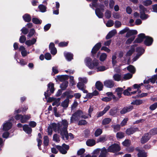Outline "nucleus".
Here are the masks:
<instances>
[{
    "label": "nucleus",
    "instance_id": "55",
    "mask_svg": "<svg viewBox=\"0 0 157 157\" xmlns=\"http://www.w3.org/2000/svg\"><path fill=\"white\" fill-rule=\"evenodd\" d=\"M87 122L86 120H81L78 121V125H84L87 124Z\"/></svg>",
    "mask_w": 157,
    "mask_h": 157
},
{
    "label": "nucleus",
    "instance_id": "5",
    "mask_svg": "<svg viewBox=\"0 0 157 157\" xmlns=\"http://www.w3.org/2000/svg\"><path fill=\"white\" fill-rule=\"evenodd\" d=\"M101 46V43L98 42L97 43L93 48L91 51L92 56L93 57H96V54Z\"/></svg>",
    "mask_w": 157,
    "mask_h": 157
},
{
    "label": "nucleus",
    "instance_id": "60",
    "mask_svg": "<svg viewBox=\"0 0 157 157\" xmlns=\"http://www.w3.org/2000/svg\"><path fill=\"white\" fill-rule=\"evenodd\" d=\"M51 126L52 128V129H53L54 131H56L57 129L58 130V124L57 125L56 123H52L51 124Z\"/></svg>",
    "mask_w": 157,
    "mask_h": 157
},
{
    "label": "nucleus",
    "instance_id": "12",
    "mask_svg": "<svg viewBox=\"0 0 157 157\" xmlns=\"http://www.w3.org/2000/svg\"><path fill=\"white\" fill-rule=\"evenodd\" d=\"M12 126V123L9 121H7L3 124L2 129L4 131H8L11 128Z\"/></svg>",
    "mask_w": 157,
    "mask_h": 157
},
{
    "label": "nucleus",
    "instance_id": "7",
    "mask_svg": "<svg viewBox=\"0 0 157 157\" xmlns=\"http://www.w3.org/2000/svg\"><path fill=\"white\" fill-rule=\"evenodd\" d=\"M153 42V38L149 36H146L144 41V44L146 46H149L152 44Z\"/></svg>",
    "mask_w": 157,
    "mask_h": 157
},
{
    "label": "nucleus",
    "instance_id": "58",
    "mask_svg": "<svg viewBox=\"0 0 157 157\" xmlns=\"http://www.w3.org/2000/svg\"><path fill=\"white\" fill-rule=\"evenodd\" d=\"M35 30L34 29H32L30 30L29 32L28 35L27 36L29 38H30L32 36L34 35Z\"/></svg>",
    "mask_w": 157,
    "mask_h": 157
},
{
    "label": "nucleus",
    "instance_id": "31",
    "mask_svg": "<svg viewBox=\"0 0 157 157\" xmlns=\"http://www.w3.org/2000/svg\"><path fill=\"white\" fill-rule=\"evenodd\" d=\"M79 120V118L73 113L70 118V123H73L75 121H78Z\"/></svg>",
    "mask_w": 157,
    "mask_h": 157
},
{
    "label": "nucleus",
    "instance_id": "8",
    "mask_svg": "<svg viewBox=\"0 0 157 157\" xmlns=\"http://www.w3.org/2000/svg\"><path fill=\"white\" fill-rule=\"evenodd\" d=\"M133 109V106L130 105L128 106L124 107L120 111L121 114H124L131 111Z\"/></svg>",
    "mask_w": 157,
    "mask_h": 157
},
{
    "label": "nucleus",
    "instance_id": "18",
    "mask_svg": "<svg viewBox=\"0 0 157 157\" xmlns=\"http://www.w3.org/2000/svg\"><path fill=\"white\" fill-rule=\"evenodd\" d=\"M96 88L99 91L102 90L103 85L102 83L100 81L96 82L95 85Z\"/></svg>",
    "mask_w": 157,
    "mask_h": 157
},
{
    "label": "nucleus",
    "instance_id": "22",
    "mask_svg": "<svg viewBox=\"0 0 157 157\" xmlns=\"http://www.w3.org/2000/svg\"><path fill=\"white\" fill-rule=\"evenodd\" d=\"M36 40L35 38H33L31 40H27L25 41V44L28 46H30L34 44L36 42Z\"/></svg>",
    "mask_w": 157,
    "mask_h": 157
},
{
    "label": "nucleus",
    "instance_id": "13",
    "mask_svg": "<svg viewBox=\"0 0 157 157\" xmlns=\"http://www.w3.org/2000/svg\"><path fill=\"white\" fill-rule=\"evenodd\" d=\"M23 130L28 134H31L32 129L28 124H25L23 126Z\"/></svg>",
    "mask_w": 157,
    "mask_h": 157
},
{
    "label": "nucleus",
    "instance_id": "38",
    "mask_svg": "<svg viewBox=\"0 0 157 157\" xmlns=\"http://www.w3.org/2000/svg\"><path fill=\"white\" fill-rule=\"evenodd\" d=\"M111 121V119L109 118H106L104 119L102 121V124L103 125L109 124Z\"/></svg>",
    "mask_w": 157,
    "mask_h": 157
},
{
    "label": "nucleus",
    "instance_id": "25",
    "mask_svg": "<svg viewBox=\"0 0 157 157\" xmlns=\"http://www.w3.org/2000/svg\"><path fill=\"white\" fill-rule=\"evenodd\" d=\"M86 144L88 146H92L96 144L95 141L94 139H88L86 141Z\"/></svg>",
    "mask_w": 157,
    "mask_h": 157
},
{
    "label": "nucleus",
    "instance_id": "10",
    "mask_svg": "<svg viewBox=\"0 0 157 157\" xmlns=\"http://www.w3.org/2000/svg\"><path fill=\"white\" fill-rule=\"evenodd\" d=\"M151 136H149V133H145L143 136L140 140L141 143L142 144H144L147 143L150 139Z\"/></svg>",
    "mask_w": 157,
    "mask_h": 157
},
{
    "label": "nucleus",
    "instance_id": "35",
    "mask_svg": "<svg viewBox=\"0 0 157 157\" xmlns=\"http://www.w3.org/2000/svg\"><path fill=\"white\" fill-rule=\"evenodd\" d=\"M32 21L35 24H40L42 22L41 20L36 17H33L32 19Z\"/></svg>",
    "mask_w": 157,
    "mask_h": 157
},
{
    "label": "nucleus",
    "instance_id": "2",
    "mask_svg": "<svg viewBox=\"0 0 157 157\" xmlns=\"http://www.w3.org/2000/svg\"><path fill=\"white\" fill-rule=\"evenodd\" d=\"M94 58V59L92 61L90 57H87L85 59L86 65L90 69H93L94 67H97L99 65L98 60L95 58V57Z\"/></svg>",
    "mask_w": 157,
    "mask_h": 157
},
{
    "label": "nucleus",
    "instance_id": "47",
    "mask_svg": "<svg viewBox=\"0 0 157 157\" xmlns=\"http://www.w3.org/2000/svg\"><path fill=\"white\" fill-rule=\"evenodd\" d=\"M78 80L80 82L83 83V84H86L88 82L87 79L86 77H79Z\"/></svg>",
    "mask_w": 157,
    "mask_h": 157
},
{
    "label": "nucleus",
    "instance_id": "1",
    "mask_svg": "<svg viewBox=\"0 0 157 157\" xmlns=\"http://www.w3.org/2000/svg\"><path fill=\"white\" fill-rule=\"evenodd\" d=\"M73 93V91L71 90L68 91H66L63 93L61 96V98H64L66 97V98L61 103V106L65 109L67 108L69 105L70 102V99H71L73 97V95L71 94Z\"/></svg>",
    "mask_w": 157,
    "mask_h": 157
},
{
    "label": "nucleus",
    "instance_id": "20",
    "mask_svg": "<svg viewBox=\"0 0 157 157\" xmlns=\"http://www.w3.org/2000/svg\"><path fill=\"white\" fill-rule=\"evenodd\" d=\"M95 14L99 18H102L103 17L104 15L103 13L101 12L100 9L97 8L95 10Z\"/></svg>",
    "mask_w": 157,
    "mask_h": 157
},
{
    "label": "nucleus",
    "instance_id": "37",
    "mask_svg": "<svg viewBox=\"0 0 157 157\" xmlns=\"http://www.w3.org/2000/svg\"><path fill=\"white\" fill-rule=\"evenodd\" d=\"M143 103L142 100L140 99H136L135 101L132 102L131 104L133 105H138L142 104Z\"/></svg>",
    "mask_w": 157,
    "mask_h": 157
},
{
    "label": "nucleus",
    "instance_id": "44",
    "mask_svg": "<svg viewBox=\"0 0 157 157\" xmlns=\"http://www.w3.org/2000/svg\"><path fill=\"white\" fill-rule=\"evenodd\" d=\"M38 8L41 12L44 13L46 11L47 7L43 4L39 5Z\"/></svg>",
    "mask_w": 157,
    "mask_h": 157
},
{
    "label": "nucleus",
    "instance_id": "27",
    "mask_svg": "<svg viewBox=\"0 0 157 157\" xmlns=\"http://www.w3.org/2000/svg\"><path fill=\"white\" fill-rule=\"evenodd\" d=\"M127 69L130 73L132 74L135 73L136 72L135 68L132 65H129L127 67Z\"/></svg>",
    "mask_w": 157,
    "mask_h": 157
},
{
    "label": "nucleus",
    "instance_id": "63",
    "mask_svg": "<svg viewBox=\"0 0 157 157\" xmlns=\"http://www.w3.org/2000/svg\"><path fill=\"white\" fill-rule=\"evenodd\" d=\"M157 107V102H155L151 105L149 107L150 109L151 110L155 109Z\"/></svg>",
    "mask_w": 157,
    "mask_h": 157
},
{
    "label": "nucleus",
    "instance_id": "59",
    "mask_svg": "<svg viewBox=\"0 0 157 157\" xmlns=\"http://www.w3.org/2000/svg\"><path fill=\"white\" fill-rule=\"evenodd\" d=\"M135 36H132L131 37L128 38L126 41V43L128 44H129L131 43L135 39Z\"/></svg>",
    "mask_w": 157,
    "mask_h": 157
},
{
    "label": "nucleus",
    "instance_id": "19",
    "mask_svg": "<svg viewBox=\"0 0 157 157\" xmlns=\"http://www.w3.org/2000/svg\"><path fill=\"white\" fill-rule=\"evenodd\" d=\"M124 90L123 88L118 87L116 89L115 91L117 92V95L119 98L122 97L121 95L123 94Z\"/></svg>",
    "mask_w": 157,
    "mask_h": 157
},
{
    "label": "nucleus",
    "instance_id": "54",
    "mask_svg": "<svg viewBox=\"0 0 157 157\" xmlns=\"http://www.w3.org/2000/svg\"><path fill=\"white\" fill-rule=\"evenodd\" d=\"M105 16L107 19L110 18L111 16V12L109 10H107L105 13Z\"/></svg>",
    "mask_w": 157,
    "mask_h": 157
},
{
    "label": "nucleus",
    "instance_id": "40",
    "mask_svg": "<svg viewBox=\"0 0 157 157\" xmlns=\"http://www.w3.org/2000/svg\"><path fill=\"white\" fill-rule=\"evenodd\" d=\"M107 149H106L105 147H103L101 150L100 155L106 156L107 154Z\"/></svg>",
    "mask_w": 157,
    "mask_h": 157
},
{
    "label": "nucleus",
    "instance_id": "46",
    "mask_svg": "<svg viewBox=\"0 0 157 157\" xmlns=\"http://www.w3.org/2000/svg\"><path fill=\"white\" fill-rule=\"evenodd\" d=\"M150 135L154 136L157 134V128H154L151 129L149 132Z\"/></svg>",
    "mask_w": 157,
    "mask_h": 157
},
{
    "label": "nucleus",
    "instance_id": "41",
    "mask_svg": "<svg viewBox=\"0 0 157 157\" xmlns=\"http://www.w3.org/2000/svg\"><path fill=\"white\" fill-rule=\"evenodd\" d=\"M113 77L115 81H119L121 80V75L120 74H116L113 75Z\"/></svg>",
    "mask_w": 157,
    "mask_h": 157
},
{
    "label": "nucleus",
    "instance_id": "16",
    "mask_svg": "<svg viewBox=\"0 0 157 157\" xmlns=\"http://www.w3.org/2000/svg\"><path fill=\"white\" fill-rule=\"evenodd\" d=\"M137 33V31L135 30H129L127 33L126 35V37L127 38H128L131 36L136 35Z\"/></svg>",
    "mask_w": 157,
    "mask_h": 157
},
{
    "label": "nucleus",
    "instance_id": "61",
    "mask_svg": "<svg viewBox=\"0 0 157 157\" xmlns=\"http://www.w3.org/2000/svg\"><path fill=\"white\" fill-rule=\"evenodd\" d=\"M26 39L25 36L22 35L20 36L19 38V42L21 43H24Z\"/></svg>",
    "mask_w": 157,
    "mask_h": 157
},
{
    "label": "nucleus",
    "instance_id": "62",
    "mask_svg": "<svg viewBox=\"0 0 157 157\" xmlns=\"http://www.w3.org/2000/svg\"><path fill=\"white\" fill-rule=\"evenodd\" d=\"M152 3V1L151 0H146L144 2V5L146 6H149Z\"/></svg>",
    "mask_w": 157,
    "mask_h": 157
},
{
    "label": "nucleus",
    "instance_id": "52",
    "mask_svg": "<svg viewBox=\"0 0 157 157\" xmlns=\"http://www.w3.org/2000/svg\"><path fill=\"white\" fill-rule=\"evenodd\" d=\"M68 44V42H61L59 44V46L61 47H66L67 46Z\"/></svg>",
    "mask_w": 157,
    "mask_h": 157
},
{
    "label": "nucleus",
    "instance_id": "49",
    "mask_svg": "<svg viewBox=\"0 0 157 157\" xmlns=\"http://www.w3.org/2000/svg\"><path fill=\"white\" fill-rule=\"evenodd\" d=\"M77 86L78 89L80 90H82V88H86V86L85 85V84L80 82L77 83Z\"/></svg>",
    "mask_w": 157,
    "mask_h": 157
},
{
    "label": "nucleus",
    "instance_id": "64",
    "mask_svg": "<svg viewBox=\"0 0 157 157\" xmlns=\"http://www.w3.org/2000/svg\"><path fill=\"white\" fill-rule=\"evenodd\" d=\"M85 150L84 148H81L78 151L77 154L78 155H82L84 153Z\"/></svg>",
    "mask_w": 157,
    "mask_h": 157
},
{
    "label": "nucleus",
    "instance_id": "32",
    "mask_svg": "<svg viewBox=\"0 0 157 157\" xmlns=\"http://www.w3.org/2000/svg\"><path fill=\"white\" fill-rule=\"evenodd\" d=\"M135 51V48L131 46V49L128 51L126 54V56H130Z\"/></svg>",
    "mask_w": 157,
    "mask_h": 157
},
{
    "label": "nucleus",
    "instance_id": "29",
    "mask_svg": "<svg viewBox=\"0 0 157 157\" xmlns=\"http://www.w3.org/2000/svg\"><path fill=\"white\" fill-rule=\"evenodd\" d=\"M144 49L142 47H139L136 48V52H137V54L140 56L144 53Z\"/></svg>",
    "mask_w": 157,
    "mask_h": 157
},
{
    "label": "nucleus",
    "instance_id": "53",
    "mask_svg": "<svg viewBox=\"0 0 157 157\" xmlns=\"http://www.w3.org/2000/svg\"><path fill=\"white\" fill-rule=\"evenodd\" d=\"M73 113L74 114V115H75L76 116L79 118L80 117L81 115L82 114H83V113L82 112V110L79 109L77 110Z\"/></svg>",
    "mask_w": 157,
    "mask_h": 157
},
{
    "label": "nucleus",
    "instance_id": "45",
    "mask_svg": "<svg viewBox=\"0 0 157 157\" xmlns=\"http://www.w3.org/2000/svg\"><path fill=\"white\" fill-rule=\"evenodd\" d=\"M116 136L117 139H121L124 137V133L121 132H118L116 134Z\"/></svg>",
    "mask_w": 157,
    "mask_h": 157
},
{
    "label": "nucleus",
    "instance_id": "15",
    "mask_svg": "<svg viewBox=\"0 0 157 157\" xmlns=\"http://www.w3.org/2000/svg\"><path fill=\"white\" fill-rule=\"evenodd\" d=\"M58 131H59L60 132V135L62 136V138L64 140V132L65 131L68 132L67 129L64 128H60V126L59 124L58 123Z\"/></svg>",
    "mask_w": 157,
    "mask_h": 157
},
{
    "label": "nucleus",
    "instance_id": "11",
    "mask_svg": "<svg viewBox=\"0 0 157 157\" xmlns=\"http://www.w3.org/2000/svg\"><path fill=\"white\" fill-rule=\"evenodd\" d=\"M105 86L109 88H111L114 86V82L112 80H108L105 81L104 82Z\"/></svg>",
    "mask_w": 157,
    "mask_h": 157
},
{
    "label": "nucleus",
    "instance_id": "48",
    "mask_svg": "<svg viewBox=\"0 0 157 157\" xmlns=\"http://www.w3.org/2000/svg\"><path fill=\"white\" fill-rule=\"evenodd\" d=\"M53 140L56 142H59L60 141L59 136L56 133L54 134L53 137Z\"/></svg>",
    "mask_w": 157,
    "mask_h": 157
},
{
    "label": "nucleus",
    "instance_id": "17",
    "mask_svg": "<svg viewBox=\"0 0 157 157\" xmlns=\"http://www.w3.org/2000/svg\"><path fill=\"white\" fill-rule=\"evenodd\" d=\"M117 33L116 29H114L110 31L106 36V39H109L113 37Z\"/></svg>",
    "mask_w": 157,
    "mask_h": 157
},
{
    "label": "nucleus",
    "instance_id": "39",
    "mask_svg": "<svg viewBox=\"0 0 157 157\" xmlns=\"http://www.w3.org/2000/svg\"><path fill=\"white\" fill-rule=\"evenodd\" d=\"M102 132V129L98 128L95 131L94 133V136L95 137H98L100 136Z\"/></svg>",
    "mask_w": 157,
    "mask_h": 157
},
{
    "label": "nucleus",
    "instance_id": "3",
    "mask_svg": "<svg viewBox=\"0 0 157 157\" xmlns=\"http://www.w3.org/2000/svg\"><path fill=\"white\" fill-rule=\"evenodd\" d=\"M54 85V84L53 83L50 82L48 84L47 90L44 92V94L46 99H47L48 97L54 93L55 90Z\"/></svg>",
    "mask_w": 157,
    "mask_h": 157
},
{
    "label": "nucleus",
    "instance_id": "50",
    "mask_svg": "<svg viewBox=\"0 0 157 157\" xmlns=\"http://www.w3.org/2000/svg\"><path fill=\"white\" fill-rule=\"evenodd\" d=\"M107 55L105 53H102L100 57V60L101 61H103L105 60L107 58Z\"/></svg>",
    "mask_w": 157,
    "mask_h": 157
},
{
    "label": "nucleus",
    "instance_id": "30",
    "mask_svg": "<svg viewBox=\"0 0 157 157\" xmlns=\"http://www.w3.org/2000/svg\"><path fill=\"white\" fill-rule=\"evenodd\" d=\"M131 143V141L130 140L126 139L122 142V144L124 147H128L130 145Z\"/></svg>",
    "mask_w": 157,
    "mask_h": 157
},
{
    "label": "nucleus",
    "instance_id": "56",
    "mask_svg": "<svg viewBox=\"0 0 157 157\" xmlns=\"http://www.w3.org/2000/svg\"><path fill=\"white\" fill-rule=\"evenodd\" d=\"M140 17L142 20H144L147 19L148 18V14H145V13H140Z\"/></svg>",
    "mask_w": 157,
    "mask_h": 157
},
{
    "label": "nucleus",
    "instance_id": "43",
    "mask_svg": "<svg viewBox=\"0 0 157 157\" xmlns=\"http://www.w3.org/2000/svg\"><path fill=\"white\" fill-rule=\"evenodd\" d=\"M132 77V74L128 73L127 74H124L123 77V78L125 80L129 79L131 78Z\"/></svg>",
    "mask_w": 157,
    "mask_h": 157
},
{
    "label": "nucleus",
    "instance_id": "33",
    "mask_svg": "<svg viewBox=\"0 0 157 157\" xmlns=\"http://www.w3.org/2000/svg\"><path fill=\"white\" fill-rule=\"evenodd\" d=\"M137 155L138 157H147V153L144 150H142L140 152H138Z\"/></svg>",
    "mask_w": 157,
    "mask_h": 157
},
{
    "label": "nucleus",
    "instance_id": "14",
    "mask_svg": "<svg viewBox=\"0 0 157 157\" xmlns=\"http://www.w3.org/2000/svg\"><path fill=\"white\" fill-rule=\"evenodd\" d=\"M31 115L30 114H25L22 115L21 117V122L22 123H26L27 121L29 120L31 118Z\"/></svg>",
    "mask_w": 157,
    "mask_h": 157
},
{
    "label": "nucleus",
    "instance_id": "23",
    "mask_svg": "<svg viewBox=\"0 0 157 157\" xmlns=\"http://www.w3.org/2000/svg\"><path fill=\"white\" fill-rule=\"evenodd\" d=\"M118 110L119 109L118 107H114L110 110L109 111V114L112 116H115Z\"/></svg>",
    "mask_w": 157,
    "mask_h": 157
},
{
    "label": "nucleus",
    "instance_id": "24",
    "mask_svg": "<svg viewBox=\"0 0 157 157\" xmlns=\"http://www.w3.org/2000/svg\"><path fill=\"white\" fill-rule=\"evenodd\" d=\"M23 18L24 21L26 22H29L31 20V17L30 14L26 13L22 16Z\"/></svg>",
    "mask_w": 157,
    "mask_h": 157
},
{
    "label": "nucleus",
    "instance_id": "42",
    "mask_svg": "<svg viewBox=\"0 0 157 157\" xmlns=\"http://www.w3.org/2000/svg\"><path fill=\"white\" fill-rule=\"evenodd\" d=\"M140 13H144L147 10V9L142 5H140L139 6Z\"/></svg>",
    "mask_w": 157,
    "mask_h": 157
},
{
    "label": "nucleus",
    "instance_id": "28",
    "mask_svg": "<svg viewBox=\"0 0 157 157\" xmlns=\"http://www.w3.org/2000/svg\"><path fill=\"white\" fill-rule=\"evenodd\" d=\"M68 82L67 81H63L60 85V87L63 90H65L68 86Z\"/></svg>",
    "mask_w": 157,
    "mask_h": 157
},
{
    "label": "nucleus",
    "instance_id": "36",
    "mask_svg": "<svg viewBox=\"0 0 157 157\" xmlns=\"http://www.w3.org/2000/svg\"><path fill=\"white\" fill-rule=\"evenodd\" d=\"M44 141L43 144L44 146L45 147H47L49 143V140L47 136H44Z\"/></svg>",
    "mask_w": 157,
    "mask_h": 157
},
{
    "label": "nucleus",
    "instance_id": "26",
    "mask_svg": "<svg viewBox=\"0 0 157 157\" xmlns=\"http://www.w3.org/2000/svg\"><path fill=\"white\" fill-rule=\"evenodd\" d=\"M56 147L59 150L60 153L63 154H65L67 152V151L64 149L63 147H62L60 145H56Z\"/></svg>",
    "mask_w": 157,
    "mask_h": 157
},
{
    "label": "nucleus",
    "instance_id": "21",
    "mask_svg": "<svg viewBox=\"0 0 157 157\" xmlns=\"http://www.w3.org/2000/svg\"><path fill=\"white\" fill-rule=\"evenodd\" d=\"M57 78L60 82H63L67 80L69 78V76L67 75H58L57 76Z\"/></svg>",
    "mask_w": 157,
    "mask_h": 157
},
{
    "label": "nucleus",
    "instance_id": "57",
    "mask_svg": "<svg viewBox=\"0 0 157 157\" xmlns=\"http://www.w3.org/2000/svg\"><path fill=\"white\" fill-rule=\"evenodd\" d=\"M106 25L107 27H112L114 25L113 21L111 20H109L108 21Z\"/></svg>",
    "mask_w": 157,
    "mask_h": 157
},
{
    "label": "nucleus",
    "instance_id": "34",
    "mask_svg": "<svg viewBox=\"0 0 157 157\" xmlns=\"http://www.w3.org/2000/svg\"><path fill=\"white\" fill-rule=\"evenodd\" d=\"M73 56L72 54L69 52H67L65 55L66 58L68 61H70L73 59Z\"/></svg>",
    "mask_w": 157,
    "mask_h": 157
},
{
    "label": "nucleus",
    "instance_id": "51",
    "mask_svg": "<svg viewBox=\"0 0 157 157\" xmlns=\"http://www.w3.org/2000/svg\"><path fill=\"white\" fill-rule=\"evenodd\" d=\"M150 81L153 83H154L155 82L156 80L157 79V75H154L151 78L149 79Z\"/></svg>",
    "mask_w": 157,
    "mask_h": 157
},
{
    "label": "nucleus",
    "instance_id": "6",
    "mask_svg": "<svg viewBox=\"0 0 157 157\" xmlns=\"http://www.w3.org/2000/svg\"><path fill=\"white\" fill-rule=\"evenodd\" d=\"M146 36L145 34L141 33L139 34L138 36V37L134 41V43H140L142 42L144 39H145Z\"/></svg>",
    "mask_w": 157,
    "mask_h": 157
},
{
    "label": "nucleus",
    "instance_id": "4",
    "mask_svg": "<svg viewBox=\"0 0 157 157\" xmlns=\"http://www.w3.org/2000/svg\"><path fill=\"white\" fill-rule=\"evenodd\" d=\"M121 149V147L119 145L114 143L108 147L107 148V151L109 152L114 153L119 151Z\"/></svg>",
    "mask_w": 157,
    "mask_h": 157
},
{
    "label": "nucleus",
    "instance_id": "9",
    "mask_svg": "<svg viewBox=\"0 0 157 157\" xmlns=\"http://www.w3.org/2000/svg\"><path fill=\"white\" fill-rule=\"evenodd\" d=\"M139 131L140 130L137 127L134 128L131 127L130 128H127L125 131V132L127 135H130L133 134L136 132Z\"/></svg>",
    "mask_w": 157,
    "mask_h": 157
}]
</instances>
